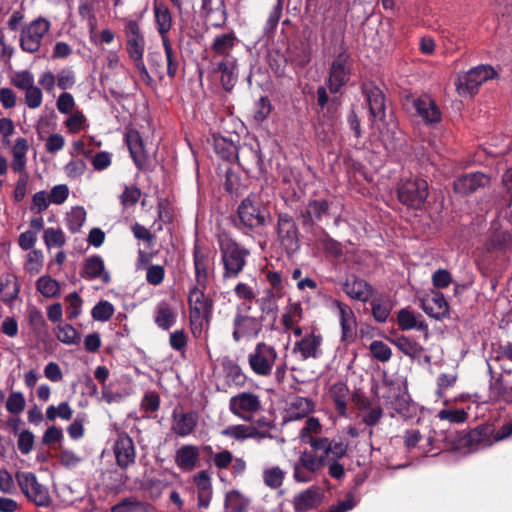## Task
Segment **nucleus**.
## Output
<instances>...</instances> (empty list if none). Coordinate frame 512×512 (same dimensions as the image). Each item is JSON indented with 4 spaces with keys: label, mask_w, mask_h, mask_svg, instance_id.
I'll list each match as a JSON object with an SVG mask.
<instances>
[{
    "label": "nucleus",
    "mask_w": 512,
    "mask_h": 512,
    "mask_svg": "<svg viewBox=\"0 0 512 512\" xmlns=\"http://www.w3.org/2000/svg\"><path fill=\"white\" fill-rule=\"evenodd\" d=\"M268 215L267 210L261 206V203L253 195L243 199L238 207L239 222L249 229L263 226Z\"/></svg>",
    "instance_id": "9d476101"
},
{
    "label": "nucleus",
    "mask_w": 512,
    "mask_h": 512,
    "mask_svg": "<svg viewBox=\"0 0 512 512\" xmlns=\"http://www.w3.org/2000/svg\"><path fill=\"white\" fill-rule=\"evenodd\" d=\"M332 308L336 311L341 326V339L350 342L354 339L357 329L355 314L350 306L339 301L333 300Z\"/></svg>",
    "instance_id": "2eb2a0df"
},
{
    "label": "nucleus",
    "mask_w": 512,
    "mask_h": 512,
    "mask_svg": "<svg viewBox=\"0 0 512 512\" xmlns=\"http://www.w3.org/2000/svg\"><path fill=\"white\" fill-rule=\"evenodd\" d=\"M200 451L197 446L183 445L175 453V463L179 469L186 472L194 470L199 462Z\"/></svg>",
    "instance_id": "393cba45"
},
{
    "label": "nucleus",
    "mask_w": 512,
    "mask_h": 512,
    "mask_svg": "<svg viewBox=\"0 0 512 512\" xmlns=\"http://www.w3.org/2000/svg\"><path fill=\"white\" fill-rule=\"evenodd\" d=\"M66 226L71 233L80 231L86 220V211L81 206H75L66 214Z\"/></svg>",
    "instance_id": "09e8293b"
},
{
    "label": "nucleus",
    "mask_w": 512,
    "mask_h": 512,
    "mask_svg": "<svg viewBox=\"0 0 512 512\" xmlns=\"http://www.w3.org/2000/svg\"><path fill=\"white\" fill-rule=\"evenodd\" d=\"M328 394L333 400L338 413L345 416L347 412V404L351 397L347 384L343 381L333 383L329 388Z\"/></svg>",
    "instance_id": "c756f323"
},
{
    "label": "nucleus",
    "mask_w": 512,
    "mask_h": 512,
    "mask_svg": "<svg viewBox=\"0 0 512 512\" xmlns=\"http://www.w3.org/2000/svg\"><path fill=\"white\" fill-rule=\"evenodd\" d=\"M69 187L66 184H58L48 192L51 204L62 205L69 197Z\"/></svg>",
    "instance_id": "774afa93"
},
{
    "label": "nucleus",
    "mask_w": 512,
    "mask_h": 512,
    "mask_svg": "<svg viewBox=\"0 0 512 512\" xmlns=\"http://www.w3.org/2000/svg\"><path fill=\"white\" fill-rule=\"evenodd\" d=\"M323 337L316 329H311L309 333L296 341L293 347V353L302 360L318 359L322 356Z\"/></svg>",
    "instance_id": "ddd939ff"
},
{
    "label": "nucleus",
    "mask_w": 512,
    "mask_h": 512,
    "mask_svg": "<svg viewBox=\"0 0 512 512\" xmlns=\"http://www.w3.org/2000/svg\"><path fill=\"white\" fill-rule=\"evenodd\" d=\"M26 406V400L23 393L13 391L9 394L6 401V409L9 413L18 415L22 413Z\"/></svg>",
    "instance_id": "e2e57ef3"
},
{
    "label": "nucleus",
    "mask_w": 512,
    "mask_h": 512,
    "mask_svg": "<svg viewBox=\"0 0 512 512\" xmlns=\"http://www.w3.org/2000/svg\"><path fill=\"white\" fill-rule=\"evenodd\" d=\"M251 306L240 305L233 317L232 337L235 342L251 340L258 337L263 327L262 317H254L249 314Z\"/></svg>",
    "instance_id": "20e7f679"
},
{
    "label": "nucleus",
    "mask_w": 512,
    "mask_h": 512,
    "mask_svg": "<svg viewBox=\"0 0 512 512\" xmlns=\"http://www.w3.org/2000/svg\"><path fill=\"white\" fill-rule=\"evenodd\" d=\"M114 454L117 464L121 468H127L135 462V448L132 439L126 435H119L114 444Z\"/></svg>",
    "instance_id": "4be33fe9"
},
{
    "label": "nucleus",
    "mask_w": 512,
    "mask_h": 512,
    "mask_svg": "<svg viewBox=\"0 0 512 512\" xmlns=\"http://www.w3.org/2000/svg\"><path fill=\"white\" fill-rule=\"evenodd\" d=\"M51 205L48 192L45 190L34 193L31 200L30 211L34 214H41Z\"/></svg>",
    "instance_id": "680f3d73"
},
{
    "label": "nucleus",
    "mask_w": 512,
    "mask_h": 512,
    "mask_svg": "<svg viewBox=\"0 0 512 512\" xmlns=\"http://www.w3.org/2000/svg\"><path fill=\"white\" fill-rule=\"evenodd\" d=\"M236 44L237 38L234 33H224L214 38L211 48L216 55L230 58L229 55Z\"/></svg>",
    "instance_id": "58836bf2"
},
{
    "label": "nucleus",
    "mask_w": 512,
    "mask_h": 512,
    "mask_svg": "<svg viewBox=\"0 0 512 512\" xmlns=\"http://www.w3.org/2000/svg\"><path fill=\"white\" fill-rule=\"evenodd\" d=\"M248 501L238 491L227 493L225 506L230 512H245Z\"/></svg>",
    "instance_id": "13d9d810"
},
{
    "label": "nucleus",
    "mask_w": 512,
    "mask_h": 512,
    "mask_svg": "<svg viewBox=\"0 0 512 512\" xmlns=\"http://www.w3.org/2000/svg\"><path fill=\"white\" fill-rule=\"evenodd\" d=\"M57 339L66 345H75L80 341V335L77 330L70 324H59L55 328Z\"/></svg>",
    "instance_id": "3c124183"
},
{
    "label": "nucleus",
    "mask_w": 512,
    "mask_h": 512,
    "mask_svg": "<svg viewBox=\"0 0 512 512\" xmlns=\"http://www.w3.org/2000/svg\"><path fill=\"white\" fill-rule=\"evenodd\" d=\"M496 75L490 65H479L467 72L460 73L456 80V90L461 97L471 98L479 87Z\"/></svg>",
    "instance_id": "39448f33"
},
{
    "label": "nucleus",
    "mask_w": 512,
    "mask_h": 512,
    "mask_svg": "<svg viewBox=\"0 0 512 512\" xmlns=\"http://www.w3.org/2000/svg\"><path fill=\"white\" fill-rule=\"evenodd\" d=\"M347 450V443L333 440L331 444H326V447L302 451L298 460L293 464L294 480L298 483L313 481L326 466L328 457H344Z\"/></svg>",
    "instance_id": "f257e3e1"
},
{
    "label": "nucleus",
    "mask_w": 512,
    "mask_h": 512,
    "mask_svg": "<svg viewBox=\"0 0 512 512\" xmlns=\"http://www.w3.org/2000/svg\"><path fill=\"white\" fill-rule=\"evenodd\" d=\"M247 358L249 367L255 375L269 377L278 359V353L272 345L259 342Z\"/></svg>",
    "instance_id": "423d86ee"
},
{
    "label": "nucleus",
    "mask_w": 512,
    "mask_h": 512,
    "mask_svg": "<svg viewBox=\"0 0 512 512\" xmlns=\"http://www.w3.org/2000/svg\"><path fill=\"white\" fill-rule=\"evenodd\" d=\"M423 311L432 318L442 319L449 313V305L440 292H432L431 297L422 300Z\"/></svg>",
    "instance_id": "a878e982"
},
{
    "label": "nucleus",
    "mask_w": 512,
    "mask_h": 512,
    "mask_svg": "<svg viewBox=\"0 0 512 512\" xmlns=\"http://www.w3.org/2000/svg\"><path fill=\"white\" fill-rule=\"evenodd\" d=\"M43 241L48 250L61 249L66 244V236L60 227H48L44 230Z\"/></svg>",
    "instance_id": "de8ad7c7"
},
{
    "label": "nucleus",
    "mask_w": 512,
    "mask_h": 512,
    "mask_svg": "<svg viewBox=\"0 0 512 512\" xmlns=\"http://www.w3.org/2000/svg\"><path fill=\"white\" fill-rule=\"evenodd\" d=\"M416 114L427 124L437 123L441 120V112L428 95H423L413 101Z\"/></svg>",
    "instance_id": "5701e85b"
},
{
    "label": "nucleus",
    "mask_w": 512,
    "mask_h": 512,
    "mask_svg": "<svg viewBox=\"0 0 512 512\" xmlns=\"http://www.w3.org/2000/svg\"><path fill=\"white\" fill-rule=\"evenodd\" d=\"M126 143L136 165L141 166L145 160V156L143 142L139 133L135 130L128 131L126 134Z\"/></svg>",
    "instance_id": "37998d69"
},
{
    "label": "nucleus",
    "mask_w": 512,
    "mask_h": 512,
    "mask_svg": "<svg viewBox=\"0 0 512 512\" xmlns=\"http://www.w3.org/2000/svg\"><path fill=\"white\" fill-rule=\"evenodd\" d=\"M82 276L87 280L99 279L105 284L110 282L109 272L105 270L104 261L100 256H92L86 259Z\"/></svg>",
    "instance_id": "c85d7f7f"
},
{
    "label": "nucleus",
    "mask_w": 512,
    "mask_h": 512,
    "mask_svg": "<svg viewBox=\"0 0 512 512\" xmlns=\"http://www.w3.org/2000/svg\"><path fill=\"white\" fill-rule=\"evenodd\" d=\"M177 312L167 301L158 303L155 309V324L164 330L170 329L176 322Z\"/></svg>",
    "instance_id": "473e14b6"
},
{
    "label": "nucleus",
    "mask_w": 512,
    "mask_h": 512,
    "mask_svg": "<svg viewBox=\"0 0 512 512\" xmlns=\"http://www.w3.org/2000/svg\"><path fill=\"white\" fill-rule=\"evenodd\" d=\"M50 26V22L43 17H38L26 24L20 34V47L22 50L28 53L39 51L43 38L50 30Z\"/></svg>",
    "instance_id": "1a4fd4ad"
},
{
    "label": "nucleus",
    "mask_w": 512,
    "mask_h": 512,
    "mask_svg": "<svg viewBox=\"0 0 512 512\" xmlns=\"http://www.w3.org/2000/svg\"><path fill=\"white\" fill-rule=\"evenodd\" d=\"M193 482L197 488L198 507L206 509L209 507L212 499V483L210 475L203 470L193 477Z\"/></svg>",
    "instance_id": "bb28decb"
},
{
    "label": "nucleus",
    "mask_w": 512,
    "mask_h": 512,
    "mask_svg": "<svg viewBox=\"0 0 512 512\" xmlns=\"http://www.w3.org/2000/svg\"><path fill=\"white\" fill-rule=\"evenodd\" d=\"M198 423V416L194 412L174 413L172 430L181 437L190 435Z\"/></svg>",
    "instance_id": "7c9ffc66"
},
{
    "label": "nucleus",
    "mask_w": 512,
    "mask_h": 512,
    "mask_svg": "<svg viewBox=\"0 0 512 512\" xmlns=\"http://www.w3.org/2000/svg\"><path fill=\"white\" fill-rule=\"evenodd\" d=\"M314 408L315 403L311 398L301 396L293 397L287 402L283 419L286 422L303 419L313 412Z\"/></svg>",
    "instance_id": "f3484780"
},
{
    "label": "nucleus",
    "mask_w": 512,
    "mask_h": 512,
    "mask_svg": "<svg viewBox=\"0 0 512 512\" xmlns=\"http://www.w3.org/2000/svg\"><path fill=\"white\" fill-rule=\"evenodd\" d=\"M488 183V176L481 172H474L458 177L454 182V189L459 194H468Z\"/></svg>",
    "instance_id": "b1692460"
},
{
    "label": "nucleus",
    "mask_w": 512,
    "mask_h": 512,
    "mask_svg": "<svg viewBox=\"0 0 512 512\" xmlns=\"http://www.w3.org/2000/svg\"><path fill=\"white\" fill-rule=\"evenodd\" d=\"M67 302V317L70 320L77 318L82 312L83 300L77 292H72L65 297Z\"/></svg>",
    "instance_id": "0e129e2a"
},
{
    "label": "nucleus",
    "mask_w": 512,
    "mask_h": 512,
    "mask_svg": "<svg viewBox=\"0 0 512 512\" xmlns=\"http://www.w3.org/2000/svg\"><path fill=\"white\" fill-rule=\"evenodd\" d=\"M390 342L395 345L403 354L412 359L421 357L424 350L419 343L411 340L406 336H399L390 339Z\"/></svg>",
    "instance_id": "79ce46f5"
},
{
    "label": "nucleus",
    "mask_w": 512,
    "mask_h": 512,
    "mask_svg": "<svg viewBox=\"0 0 512 512\" xmlns=\"http://www.w3.org/2000/svg\"><path fill=\"white\" fill-rule=\"evenodd\" d=\"M162 46L165 53L166 63H167V75L170 78H174L177 75L178 72V59H177V53L172 47V43L170 39L162 40Z\"/></svg>",
    "instance_id": "603ef678"
},
{
    "label": "nucleus",
    "mask_w": 512,
    "mask_h": 512,
    "mask_svg": "<svg viewBox=\"0 0 512 512\" xmlns=\"http://www.w3.org/2000/svg\"><path fill=\"white\" fill-rule=\"evenodd\" d=\"M204 289L197 284L188 295L190 327L196 338L207 333L213 308V301Z\"/></svg>",
    "instance_id": "f03ea898"
},
{
    "label": "nucleus",
    "mask_w": 512,
    "mask_h": 512,
    "mask_svg": "<svg viewBox=\"0 0 512 512\" xmlns=\"http://www.w3.org/2000/svg\"><path fill=\"white\" fill-rule=\"evenodd\" d=\"M37 290L46 298H52L59 294V283L50 276H42L36 282Z\"/></svg>",
    "instance_id": "864d4df0"
},
{
    "label": "nucleus",
    "mask_w": 512,
    "mask_h": 512,
    "mask_svg": "<svg viewBox=\"0 0 512 512\" xmlns=\"http://www.w3.org/2000/svg\"><path fill=\"white\" fill-rule=\"evenodd\" d=\"M195 279L199 286L206 288L214 270V255L210 248L196 242L193 252Z\"/></svg>",
    "instance_id": "f8f14e48"
},
{
    "label": "nucleus",
    "mask_w": 512,
    "mask_h": 512,
    "mask_svg": "<svg viewBox=\"0 0 512 512\" xmlns=\"http://www.w3.org/2000/svg\"><path fill=\"white\" fill-rule=\"evenodd\" d=\"M222 435L233 438L235 440H245L254 438L258 435L256 428L244 424L231 425L222 430Z\"/></svg>",
    "instance_id": "49530a36"
},
{
    "label": "nucleus",
    "mask_w": 512,
    "mask_h": 512,
    "mask_svg": "<svg viewBox=\"0 0 512 512\" xmlns=\"http://www.w3.org/2000/svg\"><path fill=\"white\" fill-rule=\"evenodd\" d=\"M262 410L260 397L252 392H240L229 400V411L245 422L252 421Z\"/></svg>",
    "instance_id": "6e6552de"
},
{
    "label": "nucleus",
    "mask_w": 512,
    "mask_h": 512,
    "mask_svg": "<svg viewBox=\"0 0 512 512\" xmlns=\"http://www.w3.org/2000/svg\"><path fill=\"white\" fill-rule=\"evenodd\" d=\"M322 431V425L318 418L309 417L305 425L299 431V438L302 443L309 444L311 448H323L326 444H331L333 440H329L326 437H315L314 435L320 434Z\"/></svg>",
    "instance_id": "a211bd4d"
},
{
    "label": "nucleus",
    "mask_w": 512,
    "mask_h": 512,
    "mask_svg": "<svg viewBox=\"0 0 512 512\" xmlns=\"http://www.w3.org/2000/svg\"><path fill=\"white\" fill-rule=\"evenodd\" d=\"M427 196L428 184L420 178L406 180L398 189L400 202L412 208H420Z\"/></svg>",
    "instance_id": "9b49d317"
},
{
    "label": "nucleus",
    "mask_w": 512,
    "mask_h": 512,
    "mask_svg": "<svg viewBox=\"0 0 512 512\" xmlns=\"http://www.w3.org/2000/svg\"><path fill=\"white\" fill-rule=\"evenodd\" d=\"M278 236L287 250L298 248L297 227L293 219L287 214H282L278 218Z\"/></svg>",
    "instance_id": "412c9836"
},
{
    "label": "nucleus",
    "mask_w": 512,
    "mask_h": 512,
    "mask_svg": "<svg viewBox=\"0 0 512 512\" xmlns=\"http://www.w3.org/2000/svg\"><path fill=\"white\" fill-rule=\"evenodd\" d=\"M329 204L326 200L309 201L303 214L305 223H315L321 221L323 216L327 214Z\"/></svg>",
    "instance_id": "ea45409f"
},
{
    "label": "nucleus",
    "mask_w": 512,
    "mask_h": 512,
    "mask_svg": "<svg viewBox=\"0 0 512 512\" xmlns=\"http://www.w3.org/2000/svg\"><path fill=\"white\" fill-rule=\"evenodd\" d=\"M222 367L226 381L229 384L235 385L237 387H242L245 385L247 377L237 363L229 358H224L222 361Z\"/></svg>",
    "instance_id": "e433bc0d"
},
{
    "label": "nucleus",
    "mask_w": 512,
    "mask_h": 512,
    "mask_svg": "<svg viewBox=\"0 0 512 512\" xmlns=\"http://www.w3.org/2000/svg\"><path fill=\"white\" fill-rule=\"evenodd\" d=\"M114 314V306L106 300L99 301L91 311V316L94 320L100 322L108 321Z\"/></svg>",
    "instance_id": "4d7b16f0"
},
{
    "label": "nucleus",
    "mask_w": 512,
    "mask_h": 512,
    "mask_svg": "<svg viewBox=\"0 0 512 512\" xmlns=\"http://www.w3.org/2000/svg\"><path fill=\"white\" fill-rule=\"evenodd\" d=\"M15 479L25 497L40 507H47L51 502L48 488L42 485L36 475L28 471H19Z\"/></svg>",
    "instance_id": "0eeeda50"
},
{
    "label": "nucleus",
    "mask_w": 512,
    "mask_h": 512,
    "mask_svg": "<svg viewBox=\"0 0 512 512\" xmlns=\"http://www.w3.org/2000/svg\"><path fill=\"white\" fill-rule=\"evenodd\" d=\"M350 63L346 52L340 53L333 61L329 75V89L336 93L349 80Z\"/></svg>",
    "instance_id": "dca6fc26"
},
{
    "label": "nucleus",
    "mask_w": 512,
    "mask_h": 512,
    "mask_svg": "<svg viewBox=\"0 0 512 512\" xmlns=\"http://www.w3.org/2000/svg\"><path fill=\"white\" fill-rule=\"evenodd\" d=\"M343 290L348 297L360 302L368 301L373 294V289L370 284L365 280L358 278L346 280Z\"/></svg>",
    "instance_id": "cd10ccee"
},
{
    "label": "nucleus",
    "mask_w": 512,
    "mask_h": 512,
    "mask_svg": "<svg viewBox=\"0 0 512 512\" xmlns=\"http://www.w3.org/2000/svg\"><path fill=\"white\" fill-rule=\"evenodd\" d=\"M256 304L262 313V317L276 315L277 313L278 305L276 293L271 289L264 290L261 297L256 299Z\"/></svg>",
    "instance_id": "c03bdc74"
},
{
    "label": "nucleus",
    "mask_w": 512,
    "mask_h": 512,
    "mask_svg": "<svg viewBox=\"0 0 512 512\" xmlns=\"http://www.w3.org/2000/svg\"><path fill=\"white\" fill-rule=\"evenodd\" d=\"M218 243L224 266V277L236 278L246 265V258L250 255L249 250L226 234L219 235Z\"/></svg>",
    "instance_id": "7ed1b4c3"
},
{
    "label": "nucleus",
    "mask_w": 512,
    "mask_h": 512,
    "mask_svg": "<svg viewBox=\"0 0 512 512\" xmlns=\"http://www.w3.org/2000/svg\"><path fill=\"white\" fill-rule=\"evenodd\" d=\"M490 400L512 402V386L502 379H496L490 384Z\"/></svg>",
    "instance_id": "a18cd8bd"
},
{
    "label": "nucleus",
    "mask_w": 512,
    "mask_h": 512,
    "mask_svg": "<svg viewBox=\"0 0 512 512\" xmlns=\"http://www.w3.org/2000/svg\"><path fill=\"white\" fill-rule=\"evenodd\" d=\"M367 103L373 124L381 123L385 119V97L381 89L370 85L364 88Z\"/></svg>",
    "instance_id": "6ab92c4d"
},
{
    "label": "nucleus",
    "mask_w": 512,
    "mask_h": 512,
    "mask_svg": "<svg viewBox=\"0 0 512 512\" xmlns=\"http://www.w3.org/2000/svg\"><path fill=\"white\" fill-rule=\"evenodd\" d=\"M403 439H404V445L408 450L418 447L424 453H427L429 451V449L427 447L419 444L422 439V435L416 429L406 430L404 433Z\"/></svg>",
    "instance_id": "338daca9"
},
{
    "label": "nucleus",
    "mask_w": 512,
    "mask_h": 512,
    "mask_svg": "<svg viewBox=\"0 0 512 512\" xmlns=\"http://www.w3.org/2000/svg\"><path fill=\"white\" fill-rule=\"evenodd\" d=\"M43 253L41 250L32 249L26 256L24 269L31 275L38 274L43 266Z\"/></svg>",
    "instance_id": "6e6d98bb"
},
{
    "label": "nucleus",
    "mask_w": 512,
    "mask_h": 512,
    "mask_svg": "<svg viewBox=\"0 0 512 512\" xmlns=\"http://www.w3.org/2000/svg\"><path fill=\"white\" fill-rule=\"evenodd\" d=\"M73 416V410L68 402H62L57 407L51 405L46 409V418L54 421L57 417L63 420H70Z\"/></svg>",
    "instance_id": "bf43d9fd"
},
{
    "label": "nucleus",
    "mask_w": 512,
    "mask_h": 512,
    "mask_svg": "<svg viewBox=\"0 0 512 512\" xmlns=\"http://www.w3.org/2000/svg\"><path fill=\"white\" fill-rule=\"evenodd\" d=\"M29 150L28 141L25 138H17L12 146L11 167L14 172H23L26 170L27 152Z\"/></svg>",
    "instance_id": "72a5a7b5"
},
{
    "label": "nucleus",
    "mask_w": 512,
    "mask_h": 512,
    "mask_svg": "<svg viewBox=\"0 0 512 512\" xmlns=\"http://www.w3.org/2000/svg\"><path fill=\"white\" fill-rule=\"evenodd\" d=\"M216 70L221 73V83L226 91H230L237 80L236 60L225 58L217 64Z\"/></svg>",
    "instance_id": "c9c22d12"
},
{
    "label": "nucleus",
    "mask_w": 512,
    "mask_h": 512,
    "mask_svg": "<svg viewBox=\"0 0 512 512\" xmlns=\"http://www.w3.org/2000/svg\"><path fill=\"white\" fill-rule=\"evenodd\" d=\"M214 150L224 160H230L236 154L235 144L224 137L214 138Z\"/></svg>",
    "instance_id": "5fc2aeb1"
},
{
    "label": "nucleus",
    "mask_w": 512,
    "mask_h": 512,
    "mask_svg": "<svg viewBox=\"0 0 512 512\" xmlns=\"http://www.w3.org/2000/svg\"><path fill=\"white\" fill-rule=\"evenodd\" d=\"M397 320L401 330L408 331L417 329L427 333V324L420 314L416 315L412 311L403 308L399 310Z\"/></svg>",
    "instance_id": "f704fd0d"
},
{
    "label": "nucleus",
    "mask_w": 512,
    "mask_h": 512,
    "mask_svg": "<svg viewBox=\"0 0 512 512\" xmlns=\"http://www.w3.org/2000/svg\"><path fill=\"white\" fill-rule=\"evenodd\" d=\"M303 319V308L299 302L289 301L285 306L281 322L286 330L292 329L298 325Z\"/></svg>",
    "instance_id": "4c0bfd02"
},
{
    "label": "nucleus",
    "mask_w": 512,
    "mask_h": 512,
    "mask_svg": "<svg viewBox=\"0 0 512 512\" xmlns=\"http://www.w3.org/2000/svg\"><path fill=\"white\" fill-rule=\"evenodd\" d=\"M19 294V284L14 275L6 274L0 277V300L11 302Z\"/></svg>",
    "instance_id": "a19ab883"
},
{
    "label": "nucleus",
    "mask_w": 512,
    "mask_h": 512,
    "mask_svg": "<svg viewBox=\"0 0 512 512\" xmlns=\"http://www.w3.org/2000/svg\"><path fill=\"white\" fill-rule=\"evenodd\" d=\"M153 14L156 30L162 40L169 38V32L172 28L173 18L168 6L161 1L154 0Z\"/></svg>",
    "instance_id": "aec40b11"
},
{
    "label": "nucleus",
    "mask_w": 512,
    "mask_h": 512,
    "mask_svg": "<svg viewBox=\"0 0 512 512\" xmlns=\"http://www.w3.org/2000/svg\"><path fill=\"white\" fill-rule=\"evenodd\" d=\"M369 351L372 356L380 362H388L392 357V350L390 347L380 340H374L369 345Z\"/></svg>",
    "instance_id": "052dcab7"
},
{
    "label": "nucleus",
    "mask_w": 512,
    "mask_h": 512,
    "mask_svg": "<svg viewBox=\"0 0 512 512\" xmlns=\"http://www.w3.org/2000/svg\"><path fill=\"white\" fill-rule=\"evenodd\" d=\"M124 35L128 56L145 53L146 41L140 23L133 19H124Z\"/></svg>",
    "instance_id": "4468645a"
},
{
    "label": "nucleus",
    "mask_w": 512,
    "mask_h": 512,
    "mask_svg": "<svg viewBox=\"0 0 512 512\" xmlns=\"http://www.w3.org/2000/svg\"><path fill=\"white\" fill-rule=\"evenodd\" d=\"M322 495L319 488L310 487L294 498V507L298 512H306L320 504Z\"/></svg>",
    "instance_id": "2f4dec72"
},
{
    "label": "nucleus",
    "mask_w": 512,
    "mask_h": 512,
    "mask_svg": "<svg viewBox=\"0 0 512 512\" xmlns=\"http://www.w3.org/2000/svg\"><path fill=\"white\" fill-rule=\"evenodd\" d=\"M286 472L279 466H271L265 468L262 472L264 484L271 488L277 489L282 486Z\"/></svg>",
    "instance_id": "8fccbe9b"
},
{
    "label": "nucleus",
    "mask_w": 512,
    "mask_h": 512,
    "mask_svg": "<svg viewBox=\"0 0 512 512\" xmlns=\"http://www.w3.org/2000/svg\"><path fill=\"white\" fill-rule=\"evenodd\" d=\"M438 418L451 423H463L467 420L468 413L464 409H442L438 412Z\"/></svg>",
    "instance_id": "69168bd1"
}]
</instances>
